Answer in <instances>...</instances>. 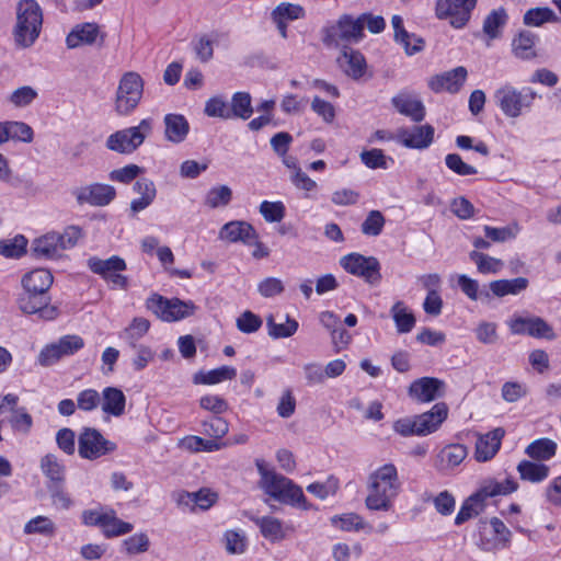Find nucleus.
I'll return each instance as SVG.
<instances>
[{"mask_svg": "<svg viewBox=\"0 0 561 561\" xmlns=\"http://www.w3.org/2000/svg\"><path fill=\"white\" fill-rule=\"evenodd\" d=\"M47 488L51 497V503L57 510L67 511L73 505V501L65 491L64 484H49Z\"/></svg>", "mask_w": 561, "mask_h": 561, "instance_id": "61", "label": "nucleus"}, {"mask_svg": "<svg viewBox=\"0 0 561 561\" xmlns=\"http://www.w3.org/2000/svg\"><path fill=\"white\" fill-rule=\"evenodd\" d=\"M469 257L477 265V270L481 274H496L499 273L504 263L496 257L490 256L477 250L469 253Z\"/></svg>", "mask_w": 561, "mask_h": 561, "instance_id": "42", "label": "nucleus"}, {"mask_svg": "<svg viewBox=\"0 0 561 561\" xmlns=\"http://www.w3.org/2000/svg\"><path fill=\"white\" fill-rule=\"evenodd\" d=\"M268 335L273 339H284L294 335L298 330V322L295 319L285 316V321L276 323L273 316L266 319Z\"/></svg>", "mask_w": 561, "mask_h": 561, "instance_id": "40", "label": "nucleus"}, {"mask_svg": "<svg viewBox=\"0 0 561 561\" xmlns=\"http://www.w3.org/2000/svg\"><path fill=\"white\" fill-rule=\"evenodd\" d=\"M458 286L461 291L471 300L478 299H491V294L486 289L479 290V283L477 279L470 278L469 276L461 274L458 276Z\"/></svg>", "mask_w": 561, "mask_h": 561, "instance_id": "47", "label": "nucleus"}, {"mask_svg": "<svg viewBox=\"0 0 561 561\" xmlns=\"http://www.w3.org/2000/svg\"><path fill=\"white\" fill-rule=\"evenodd\" d=\"M144 92V80L139 73L129 71L119 80L115 98V111L118 115L130 114L139 104Z\"/></svg>", "mask_w": 561, "mask_h": 561, "instance_id": "6", "label": "nucleus"}, {"mask_svg": "<svg viewBox=\"0 0 561 561\" xmlns=\"http://www.w3.org/2000/svg\"><path fill=\"white\" fill-rule=\"evenodd\" d=\"M54 277L46 268H36L22 277L23 291L43 294L47 293L53 284Z\"/></svg>", "mask_w": 561, "mask_h": 561, "instance_id": "26", "label": "nucleus"}, {"mask_svg": "<svg viewBox=\"0 0 561 561\" xmlns=\"http://www.w3.org/2000/svg\"><path fill=\"white\" fill-rule=\"evenodd\" d=\"M520 479L536 483L543 481L549 474V467L529 460H523L517 466Z\"/></svg>", "mask_w": 561, "mask_h": 561, "instance_id": "37", "label": "nucleus"}, {"mask_svg": "<svg viewBox=\"0 0 561 561\" xmlns=\"http://www.w3.org/2000/svg\"><path fill=\"white\" fill-rule=\"evenodd\" d=\"M24 533L27 535L38 534L46 537H51L56 533L55 523L47 516H36L30 519L24 526Z\"/></svg>", "mask_w": 561, "mask_h": 561, "instance_id": "46", "label": "nucleus"}, {"mask_svg": "<svg viewBox=\"0 0 561 561\" xmlns=\"http://www.w3.org/2000/svg\"><path fill=\"white\" fill-rule=\"evenodd\" d=\"M340 265L347 273L364 278L370 285H377L381 279L380 263L375 256L350 253L340 259Z\"/></svg>", "mask_w": 561, "mask_h": 561, "instance_id": "10", "label": "nucleus"}, {"mask_svg": "<svg viewBox=\"0 0 561 561\" xmlns=\"http://www.w3.org/2000/svg\"><path fill=\"white\" fill-rule=\"evenodd\" d=\"M230 118L249 119L253 114L252 99L248 92H236L229 105Z\"/></svg>", "mask_w": 561, "mask_h": 561, "instance_id": "35", "label": "nucleus"}, {"mask_svg": "<svg viewBox=\"0 0 561 561\" xmlns=\"http://www.w3.org/2000/svg\"><path fill=\"white\" fill-rule=\"evenodd\" d=\"M105 33L101 32L96 23H80L73 26L66 37V45L69 49H75L82 45H99L103 46L105 41Z\"/></svg>", "mask_w": 561, "mask_h": 561, "instance_id": "17", "label": "nucleus"}, {"mask_svg": "<svg viewBox=\"0 0 561 561\" xmlns=\"http://www.w3.org/2000/svg\"><path fill=\"white\" fill-rule=\"evenodd\" d=\"M27 240L23 236L0 242V255L4 257H20L26 251Z\"/></svg>", "mask_w": 561, "mask_h": 561, "instance_id": "50", "label": "nucleus"}, {"mask_svg": "<svg viewBox=\"0 0 561 561\" xmlns=\"http://www.w3.org/2000/svg\"><path fill=\"white\" fill-rule=\"evenodd\" d=\"M397 139L408 148L425 149L434 139V128L431 125L414 126L411 130L400 128Z\"/></svg>", "mask_w": 561, "mask_h": 561, "instance_id": "20", "label": "nucleus"}, {"mask_svg": "<svg viewBox=\"0 0 561 561\" xmlns=\"http://www.w3.org/2000/svg\"><path fill=\"white\" fill-rule=\"evenodd\" d=\"M88 266L91 272L102 276L114 287L126 288L127 277L119 274V272L126 270V263L122 257L113 255L106 260H102L92 256L88 260Z\"/></svg>", "mask_w": 561, "mask_h": 561, "instance_id": "13", "label": "nucleus"}, {"mask_svg": "<svg viewBox=\"0 0 561 561\" xmlns=\"http://www.w3.org/2000/svg\"><path fill=\"white\" fill-rule=\"evenodd\" d=\"M115 449L116 444L106 439L96 428L84 427L79 435L78 453L83 459L94 460Z\"/></svg>", "mask_w": 561, "mask_h": 561, "instance_id": "11", "label": "nucleus"}, {"mask_svg": "<svg viewBox=\"0 0 561 561\" xmlns=\"http://www.w3.org/2000/svg\"><path fill=\"white\" fill-rule=\"evenodd\" d=\"M448 408L445 403H436L430 411L416 415V436H426L436 432L447 419Z\"/></svg>", "mask_w": 561, "mask_h": 561, "instance_id": "21", "label": "nucleus"}, {"mask_svg": "<svg viewBox=\"0 0 561 561\" xmlns=\"http://www.w3.org/2000/svg\"><path fill=\"white\" fill-rule=\"evenodd\" d=\"M59 252L73 248L82 237V229L79 226H68L62 233L55 232Z\"/></svg>", "mask_w": 561, "mask_h": 561, "instance_id": "56", "label": "nucleus"}, {"mask_svg": "<svg viewBox=\"0 0 561 561\" xmlns=\"http://www.w3.org/2000/svg\"><path fill=\"white\" fill-rule=\"evenodd\" d=\"M445 164L450 171L460 176L478 173V170L473 165L466 163L458 153H448L445 157Z\"/></svg>", "mask_w": 561, "mask_h": 561, "instance_id": "57", "label": "nucleus"}, {"mask_svg": "<svg viewBox=\"0 0 561 561\" xmlns=\"http://www.w3.org/2000/svg\"><path fill=\"white\" fill-rule=\"evenodd\" d=\"M507 22V14L503 8L493 10L483 21V32L491 38H497L501 35V28Z\"/></svg>", "mask_w": 561, "mask_h": 561, "instance_id": "43", "label": "nucleus"}, {"mask_svg": "<svg viewBox=\"0 0 561 561\" xmlns=\"http://www.w3.org/2000/svg\"><path fill=\"white\" fill-rule=\"evenodd\" d=\"M59 252L73 248L82 237V229L79 226H68L62 233L55 232Z\"/></svg>", "mask_w": 561, "mask_h": 561, "instance_id": "54", "label": "nucleus"}, {"mask_svg": "<svg viewBox=\"0 0 561 561\" xmlns=\"http://www.w3.org/2000/svg\"><path fill=\"white\" fill-rule=\"evenodd\" d=\"M393 107L402 115L410 117L413 122H422L425 117L423 103L409 92H400L391 99Z\"/></svg>", "mask_w": 561, "mask_h": 561, "instance_id": "23", "label": "nucleus"}, {"mask_svg": "<svg viewBox=\"0 0 561 561\" xmlns=\"http://www.w3.org/2000/svg\"><path fill=\"white\" fill-rule=\"evenodd\" d=\"M151 131L149 119H142L138 126L125 128L111 134L106 139V148L111 151L129 154L142 145Z\"/></svg>", "mask_w": 561, "mask_h": 561, "instance_id": "7", "label": "nucleus"}, {"mask_svg": "<svg viewBox=\"0 0 561 561\" xmlns=\"http://www.w3.org/2000/svg\"><path fill=\"white\" fill-rule=\"evenodd\" d=\"M55 231L48 232L32 243L31 251L36 259L55 260L61 256Z\"/></svg>", "mask_w": 561, "mask_h": 561, "instance_id": "30", "label": "nucleus"}, {"mask_svg": "<svg viewBox=\"0 0 561 561\" xmlns=\"http://www.w3.org/2000/svg\"><path fill=\"white\" fill-rule=\"evenodd\" d=\"M385 217L379 210H371L363 221L360 230L365 236H379L385 226Z\"/></svg>", "mask_w": 561, "mask_h": 561, "instance_id": "53", "label": "nucleus"}, {"mask_svg": "<svg viewBox=\"0 0 561 561\" xmlns=\"http://www.w3.org/2000/svg\"><path fill=\"white\" fill-rule=\"evenodd\" d=\"M517 488L518 483L513 478H506L504 481H497L495 479L484 480L479 490L462 504L456 515L455 524L461 525L473 516H477L482 511L484 502L489 497L508 495L515 492Z\"/></svg>", "mask_w": 561, "mask_h": 561, "instance_id": "4", "label": "nucleus"}, {"mask_svg": "<svg viewBox=\"0 0 561 561\" xmlns=\"http://www.w3.org/2000/svg\"><path fill=\"white\" fill-rule=\"evenodd\" d=\"M164 125L165 138L173 144L182 142L186 138L190 130L187 119L180 114H167L164 116Z\"/></svg>", "mask_w": 561, "mask_h": 561, "instance_id": "29", "label": "nucleus"}, {"mask_svg": "<svg viewBox=\"0 0 561 561\" xmlns=\"http://www.w3.org/2000/svg\"><path fill=\"white\" fill-rule=\"evenodd\" d=\"M260 214L267 222H279L285 217V206L282 202L264 201L260 205Z\"/></svg>", "mask_w": 561, "mask_h": 561, "instance_id": "60", "label": "nucleus"}, {"mask_svg": "<svg viewBox=\"0 0 561 561\" xmlns=\"http://www.w3.org/2000/svg\"><path fill=\"white\" fill-rule=\"evenodd\" d=\"M523 22L527 26L539 27L545 23H557L559 16L548 7H537L527 10L523 16Z\"/></svg>", "mask_w": 561, "mask_h": 561, "instance_id": "36", "label": "nucleus"}, {"mask_svg": "<svg viewBox=\"0 0 561 561\" xmlns=\"http://www.w3.org/2000/svg\"><path fill=\"white\" fill-rule=\"evenodd\" d=\"M125 550L128 554L144 553L149 549V538L146 534H135L123 541Z\"/></svg>", "mask_w": 561, "mask_h": 561, "instance_id": "64", "label": "nucleus"}, {"mask_svg": "<svg viewBox=\"0 0 561 561\" xmlns=\"http://www.w3.org/2000/svg\"><path fill=\"white\" fill-rule=\"evenodd\" d=\"M59 252L73 248L82 237V229L79 226H68L62 233L55 232Z\"/></svg>", "mask_w": 561, "mask_h": 561, "instance_id": "55", "label": "nucleus"}, {"mask_svg": "<svg viewBox=\"0 0 561 561\" xmlns=\"http://www.w3.org/2000/svg\"><path fill=\"white\" fill-rule=\"evenodd\" d=\"M365 504L371 511H388L399 490L397 468L387 463L373 471L367 481Z\"/></svg>", "mask_w": 561, "mask_h": 561, "instance_id": "1", "label": "nucleus"}, {"mask_svg": "<svg viewBox=\"0 0 561 561\" xmlns=\"http://www.w3.org/2000/svg\"><path fill=\"white\" fill-rule=\"evenodd\" d=\"M237 376V370L230 366H221L206 373L199 371L194 375L195 385H216L225 380H232Z\"/></svg>", "mask_w": 561, "mask_h": 561, "instance_id": "34", "label": "nucleus"}, {"mask_svg": "<svg viewBox=\"0 0 561 561\" xmlns=\"http://www.w3.org/2000/svg\"><path fill=\"white\" fill-rule=\"evenodd\" d=\"M537 94L529 88L517 90L512 84L506 83L494 92V101L503 114L511 118L520 116L524 111H528Z\"/></svg>", "mask_w": 561, "mask_h": 561, "instance_id": "5", "label": "nucleus"}, {"mask_svg": "<svg viewBox=\"0 0 561 561\" xmlns=\"http://www.w3.org/2000/svg\"><path fill=\"white\" fill-rule=\"evenodd\" d=\"M147 308L163 321H179L191 317L196 310L193 301H183L179 298L168 299L160 295H152L147 299Z\"/></svg>", "mask_w": 561, "mask_h": 561, "instance_id": "8", "label": "nucleus"}, {"mask_svg": "<svg viewBox=\"0 0 561 561\" xmlns=\"http://www.w3.org/2000/svg\"><path fill=\"white\" fill-rule=\"evenodd\" d=\"M43 26V10L35 0H20L15 7L12 36L15 47L25 49L35 44Z\"/></svg>", "mask_w": 561, "mask_h": 561, "instance_id": "2", "label": "nucleus"}, {"mask_svg": "<svg viewBox=\"0 0 561 561\" xmlns=\"http://www.w3.org/2000/svg\"><path fill=\"white\" fill-rule=\"evenodd\" d=\"M306 15L305 9L300 4L282 2L273 9L271 13L272 20H280L284 22L296 21L304 19Z\"/></svg>", "mask_w": 561, "mask_h": 561, "instance_id": "44", "label": "nucleus"}, {"mask_svg": "<svg viewBox=\"0 0 561 561\" xmlns=\"http://www.w3.org/2000/svg\"><path fill=\"white\" fill-rule=\"evenodd\" d=\"M363 37V25L359 18L355 19L350 14H343L334 25L325 30L323 41L327 45L340 46L358 43Z\"/></svg>", "mask_w": 561, "mask_h": 561, "instance_id": "9", "label": "nucleus"}, {"mask_svg": "<svg viewBox=\"0 0 561 561\" xmlns=\"http://www.w3.org/2000/svg\"><path fill=\"white\" fill-rule=\"evenodd\" d=\"M538 36L527 30L520 31L512 42V50L515 57L523 60H530L537 57L535 44Z\"/></svg>", "mask_w": 561, "mask_h": 561, "instance_id": "27", "label": "nucleus"}, {"mask_svg": "<svg viewBox=\"0 0 561 561\" xmlns=\"http://www.w3.org/2000/svg\"><path fill=\"white\" fill-rule=\"evenodd\" d=\"M256 525L260 527L263 537L272 542L280 541L285 538L283 524L279 519L272 516H264L256 519Z\"/></svg>", "mask_w": 561, "mask_h": 561, "instance_id": "41", "label": "nucleus"}, {"mask_svg": "<svg viewBox=\"0 0 561 561\" xmlns=\"http://www.w3.org/2000/svg\"><path fill=\"white\" fill-rule=\"evenodd\" d=\"M391 314L399 333H408L414 328L415 317L408 310L403 301H397L392 306Z\"/></svg>", "mask_w": 561, "mask_h": 561, "instance_id": "38", "label": "nucleus"}, {"mask_svg": "<svg viewBox=\"0 0 561 561\" xmlns=\"http://www.w3.org/2000/svg\"><path fill=\"white\" fill-rule=\"evenodd\" d=\"M468 449L462 444H449L444 447L437 458L439 469H453L459 466L467 457Z\"/></svg>", "mask_w": 561, "mask_h": 561, "instance_id": "31", "label": "nucleus"}, {"mask_svg": "<svg viewBox=\"0 0 561 561\" xmlns=\"http://www.w3.org/2000/svg\"><path fill=\"white\" fill-rule=\"evenodd\" d=\"M100 404L104 413L121 416L125 412L126 397L121 389L106 387L102 392Z\"/></svg>", "mask_w": 561, "mask_h": 561, "instance_id": "28", "label": "nucleus"}, {"mask_svg": "<svg viewBox=\"0 0 561 561\" xmlns=\"http://www.w3.org/2000/svg\"><path fill=\"white\" fill-rule=\"evenodd\" d=\"M41 470L50 484H64L66 467L54 454H47L41 459Z\"/></svg>", "mask_w": 561, "mask_h": 561, "instance_id": "32", "label": "nucleus"}, {"mask_svg": "<svg viewBox=\"0 0 561 561\" xmlns=\"http://www.w3.org/2000/svg\"><path fill=\"white\" fill-rule=\"evenodd\" d=\"M150 322L145 318H135L125 329L124 337L130 347H136V341L142 337L149 330Z\"/></svg>", "mask_w": 561, "mask_h": 561, "instance_id": "52", "label": "nucleus"}, {"mask_svg": "<svg viewBox=\"0 0 561 561\" xmlns=\"http://www.w3.org/2000/svg\"><path fill=\"white\" fill-rule=\"evenodd\" d=\"M232 197V191L227 185H220L217 187H213L206 196V204L216 208L218 206H226L230 203Z\"/></svg>", "mask_w": 561, "mask_h": 561, "instance_id": "58", "label": "nucleus"}, {"mask_svg": "<svg viewBox=\"0 0 561 561\" xmlns=\"http://www.w3.org/2000/svg\"><path fill=\"white\" fill-rule=\"evenodd\" d=\"M228 431V422L220 416H211L202 423L203 434L215 439L224 437Z\"/></svg>", "mask_w": 561, "mask_h": 561, "instance_id": "49", "label": "nucleus"}, {"mask_svg": "<svg viewBox=\"0 0 561 561\" xmlns=\"http://www.w3.org/2000/svg\"><path fill=\"white\" fill-rule=\"evenodd\" d=\"M557 444L549 438H539L530 443L525 453L536 460H549L556 455Z\"/></svg>", "mask_w": 561, "mask_h": 561, "instance_id": "39", "label": "nucleus"}, {"mask_svg": "<svg viewBox=\"0 0 561 561\" xmlns=\"http://www.w3.org/2000/svg\"><path fill=\"white\" fill-rule=\"evenodd\" d=\"M505 431L496 427L486 434H477L474 458L479 462L491 460L499 451Z\"/></svg>", "mask_w": 561, "mask_h": 561, "instance_id": "18", "label": "nucleus"}, {"mask_svg": "<svg viewBox=\"0 0 561 561\" xmlns=\"http://www.w3.org/2000/svg\"><path fill=\"white\" fill-rule=\"evenodd\" d=\"M262 323V319L250 310L242 312L236 321L238 330L245 334L259 331Z\"/></svg>", "mask_w": 561, "mask_h": 561, "instance_id": "59", "label": "nucleus"}, {"mask_svg": "<svg viewBox=\"0 0 561 561\" xmlns=\"http://www.w3.org/2000/svg\"><path fill=\"white\" fill-rule=\"evenodd\" d=\"M339 489V482L335 478L330 477L325 482H314L307 486V491L317 497L324 500L329 495L335 494Z\"/></svg>", "mask_w": 561, "mask_h": 561, "instance_id": "63", "label": "nucleus"}, {"mask_svg": "<svg viewBox=\"0 0 561 561\" xmlns=\"http://www.w3.org/2000/svg\"><path fill=\"white\" fill-rule=\"evenodd\" d=\"M476 4L477 0H437L436 16L448 19L454 27L460 28L469 21Z\"/></svg>", "mask_w": 561, "mask_h": 561, "instance_id": "14", "label": "nucleus"}, {"mask_svg": "<svg viewBox=\"0 0 561 561\" xmlns=\"http://www.w3.org/2000/svg\"><path fill=\"white\" fill-rule=\"evenodd\" d=\"M101 403V396L95 389H85L77 396V407L79 410L90 412L95 410Z\"/></svg>", "mask_w": 561, "mask_h": 561, "instance_id": "62", "label": "nucleus"}, {"mask_svg": "<svg viewBox=\"0 0 561 561\" xmlns=\"http://www.w3.org/2000/svg\"><path fill=\"white\" fill-rule=\"evenodd\" d=\"M256 467L261 474V486L266 494L280 503L307 508L306 497L299 485L273 470H267L263 461L257 460Z\"/></svg>", "mask_w": 561, "mask_h": 561, "instance_id": "3", "label": "nucleus"}, {"mask_svg": "<svg viewBox=\"0 0 561 561\" xmlns=\"http://www.w3.org/2000/svg\"><path fill=\"white\" fill-rule=\"evenodd\" d=\"M331 523L334 526H339L344 531H358L360 529H364L366 526L364 519L358 514L355 513L335 515L331 518Z\"/></svg>", "mask_w": 561, "mask_h": 561, "instance_id": "51", "label": "nucleus"}, {"mask_svg": "<svg viewBox=\"0 0 561 561\" xmlns=\"http://www.w3.org/2000/svg\"><path fill=\"white\" fill-rule=\"evenodd\" d=\"M343 71L353 79L363 77L366 69L364 56L350 47H344L342 55L337 59Z\"/></svg>", "mask_w": 561, "mask_h": 561, "instance_id": "25", "label": "nucleus"}, {"mask_svg": "<svg viewBox=\"0 0 561 561\" xmlns=\"http://www.w3.org/2000/svg\"><path fill=\"white\" fill-rule=\"evenodd\" d=\"M219 238L229 242H243L252 244L257 239V233L253 226L247 221H230L220 229Z\"/></svg>", "mask_w": 561, "mask_h": 561, "instance_id": "24", "label": "nucleus"}, {"mask_svg": "<svg viewBox=\"0 0 561 561\" xmlns=\"http://www.w3.org/2000/svg\"><path fill=\"white\" fill-rule=\"evenodd\" d=\"M444 388V381L434 377H422L411 383L409 393L420 402H431L443 396Z\"/></svg>", "mask_w": 561, "mask_h": 561, "instance_id": "19", "label": "nucleus"}, {"mask_svg": "<svg viewBox=\"0 0 561 561\" xmlns=\"http://www.w3.org/2000/svg\"><path fill=\"white\" fill-rule=\"evenodd\" d=\"M47 293L37 294L23 291L18 298L19 309L25 314H37L43 320H54L58 316V309L50 304Z\"/></svg>", "mask_w": 561, "mask_h": 561, "instance_id": "15", "label": "nucleus"}, {"mask_svg": "<svg viewBox=\"0 0 561 561\" xmlns=\"http://www.w3.org/2000/svg\"><path fill=\"white\" fill-rule=\"evenodd\" d=\"M72 195L79 205L89 204L102 207L108 205L115 198L116 191L110 184L93 183L75 188Z\"/></svg>", "mask_w": 561, "mask_h": 561, "instance_id": "16", "label": "nucleus"}, {"mask_svg": "<svg viewBox=\"0 0 561 561\" xmlns=\"http://www.w3.org/2000/svg\"><path fill=\"white\" fill-rule=\"evenodd\" d=\"M528 279L525 277H517L513 279H497L489 284L490 291L496 297H504L506 295H518L528 287Z\"/></svg>", "mask_w": 561, "mask_h": 561, "instance_id": "33", "label": "nucleus"}, {"mask_svg": "<svg viewBox=\"0 0 561 561\" xmlns=\"http://www.w3.org/2000/svg\"><path fill=\"white\" fill-rule=\"evenodd\" d=\"M467 75V69L462 66H459L453 70L432 77L428 81V87L434 92H440L445 90L450 93H456L465 83Z\"/></svg>", "mask_w": 561, "mask_h": 561, "instance_id": "22", "label": "nucleus"}, {"mask_svg": "<svg viewBox=\"0 0 561 561\" xmlns=\"http://www.w3.org/2000/svg\"><path fill=\"white\" fill-rule=\"evenodd\" d=\"M9 423L13 431L27 434L33 425V419L25 408L10 409Z\"/></svg>", "mask_w": 561, "mask_h": 561, "instance_id": "48", "label": "nucleus"}, {"mask_svg": "<svg viewBox=\"0 0 561 561\" xmlns=\"http://www.w3.org/2000/svg\"><path fill=\"white\" fill-rule=\"evenodd\" d=\"M513 334L529 335L535 339L552 341L557 337L553 328L542 318L537 316H514L507 321Z\"/></svg>", "mask_w": 561, "mask_h": 561, "instance_id": "12", "label": "nucleus"}, {"mask_svg": "<svg viewBox=\"0 0 561 561\" xmlns=\"http://www.w3.org/2000/svg\"><path fill=\"white\" fill-rule=\"evenodd\" d=\"M134 526L130 523L124 522L116 516V512L110 508V515L102 529L106 538L118 537L126 535L133 530Z\"/></svg>", "mask_w": 561, "mask_h": 561, "instance_id": "45", "label": "nucleus"}]
</instances>
